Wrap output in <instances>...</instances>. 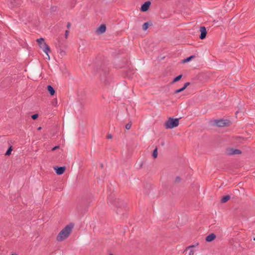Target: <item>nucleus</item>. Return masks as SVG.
Listing matches in <instances>:
<instances>
[{
    "mask_svg": "<svg viewBox=\"0 0 255 255\" xmlns=\"http://www.w3.org/2000/svg\"><path fill=\"white\" fill-rule=\"evenodd\" d=\"M74 227V224L70 223L66 225L58 233L56 237V240L58 242H62L67 239L71 235Z\"/></svg>",
    "mask_w": 255,
    "mask_h": 255,
    "instance_id": "nucleus-1",
    "label": "nucleus"
},
{
    "mask_svg": "<svg viewBox=\"0 0 255 255\" xmlns=\"http://www.w3.org/2000/svg\"><path fill=\"white\" fill-rule=\"evenodd\" d=\"M39 47L43 50L48 57V59H50V56L48 52L50 51V48L48 45L45 42L44 39L43 38H40L36 40Z\"/></svg>",
    "mask_w": 255,
    "mask_h": 255,
    "instance_id": "nucleus-2",
    "label": "nucleus"
},
{
    "mask_svg": "<svg viewBox=\"0 0 255 255\" xmlns=\"http://www.w3.org/2000/svg\"><path fill=\"white\" fill-rule=\"evenodd\" d=\"M179 125V119L169 118L164 124L166 128H173Z\"/></svg>",
    "mask_w": 255,
    "mask_h": 255,
    "instance_id": "nucleus-3",
    "label": "nucleus"
},
{
    "mask_svg": "<svg viewBox=\"0 0 255 255\" xmlns=\"http://www.w3.org/2000/svg\"><path fill=\"white\" fill-rule=\"evenodd\" d=\"M198 244L196 245H191L187 247L184 251V255H196V252L198 249H195L194 248L198 246Z\"/></svg>",
    "mask_w": 255,
    "mask_h": 255,
    "instance_id": "nucleus-4",
    "label": "nucleus"
},
{
    "mask_svg": "<svg viewBox=\"0 0 255 255\" xmlns=\"http://www.w3.org/2000/svg\"><path fill=\"white\" fill-rule=\"evenodd\" d=\"M241 153L242 151L240 150L231 147L227 148L225 150V154L229 156L240 154Z\"/></svg>",
    "mask_w": 255,
    "mask_h": 255,
    "instance_id": "nucleus-5",
    "label": "nucleus"
},
{
    "mask_svg": "<svg viewBox=\"0 0 255 255\" xmlns=\"http://www.w3.org/2000/svg\"><path fill=\"white\" fill-rule=\"evenodd\" d=\"M215 124L219 127H223L225 126H229L230 124V121L227 120H217L214 121Z\"/></svg>",
    "mask_w": 255,
    "mask_h": 255,
    "instance_id": "nucleus-6",
    "label": "nucleus"
},
{
    "mask_svg": "<svg viewBox=\"0 0 255 255\" xmlns=\"http://www.w3.org/2000/svg\"><path fill=\"white\" fill-rule=\"evenodd\" d=\"M151 2L150 1H145L141 6L140 10L142 12H146L149 9Z\"/></svg>",
    "mask_w": 255,
    "mask_h": 255,
    "instance_id": "nucleus-7",
    "label": "nucleus"
},
{
    "mask_svg": "<svg viewBox=\"0 0 255 255\" xmlns=\"http://www.w3.org/2000/svg\"><path fill=\"white\" fill-rule=\"evenodd\" d=\"M200 31L201 34L199 37L201 39H204L206 37L207 34V30L206 28L204 26L201 27Z\"/></svg>",
    "mask_w": 255,
    "mask_h": 255,
    "instance_id": "nucleus-8",
    "label": "nucleus"
},
{
    "mask_svg": "<svg viewBox=\"0 0 255 255\" xmlns=\"http://www.w3.org/2000/svg\"><path fill=\"white\" fill-rule=\"evenodd\" d=\"M66 168L65 167H54V170L55 171L56 174L57 175H61L62 174L64 171H65Z\"/></svg>",
    "mask_w": 255,
    "mask_h": 255,
    "instance_id": "nucleus-9",
    "label": "nucleus"
},
{
    "mask_svg": "<svg viewBox=\"0 0 255 255\" xmlns=\"http://www.w3.org/2000/svg\"><path fill=\"white\" fill-rule=\"evenodd\" d=\"M11 7H17L21 4L20 0H8Z\"/></svg>",
    "mask_w": 255,
    "mask_h": 255,
    "instance_id": "nucleus-10",
    "label": "nucleus"
},
{
    "mask_svg": "<svg viewBox=\"0 0 255 255\" xmlns=\"http://www.w3.org/2000/svg\"><path fill=\"white\" fill-rule=\"evenodd\" d=\"M106 30V26L105 24H102L96 30V33L98 34H102Z\"/></svg>",
    "mask_w": 255,
    "mask_h": 255,
    "instance_id": "nucleus-11",
    "label": "nucleus"
},
{
    "mask_svg": "<svg viewBox=\"0 0 255 255\" xmlns=\"http://www.w3.org/2000/svg\"><path fill=\"white\" fill-rule=\"evenodd\" d=\"M216 238V235L214 234H211L209 235L206 238V241L207 242H212Z\"/></svg>",
    "mask_w": 255,
    "mask_h": 255,
    "instance_id": "nucleus-12",
    "label": "nucleus"
},
{
    "mask_svg": "<svg viewBox=\"0 0 255 255\" xmlns=\"http://www.w3.org/2000/svg\"><path fill=\"white\" fill-rule=\"evenodd\" d=\"M231 197L230 195H226L225 196L223 197V198L221 199V202L222 203H226L227 202L229 199H230Z\"/></svg>",
    "mask_w": 255,
    "mask_h": 255,
    "instance_id": "nucleus-13",
    "label": "nucleus"
},
{
    "mask_svg": "<svg viewBox=\"0 0 255 255\" xmlns=\"http://www.w3.org/2000/svg\"><path fill=\"white\" fill-rule=\"evenodd\" d=\"M47 90L51 95H53L54 94L55 90L51 86L48 85L47 86Z\"/></svg>",
    "mask_w": 255,
    "mask_h": 255,
    "instance_id": "nucleus-14",
    "label": "nucleus"
},
{
    "mask_svg": "<svg viewBox=\"0 0 255 255\" xmlns=\"http://www.w3.org/2000/svg\"><path fill=\"white\" fill-rule=\"evenodd\" d=\"M122 201L120 200V199H116L115 201H114V204L118 207H121V203H122Z\"/></svg>",
    "mask_w": 255,
    "mask_h": 255,
    "instance_id": "nucleus-15",
    "label": "nucleus"
},
{
    "mask_svg": "<svg viewBox=\"0 0 255 255\" xmlns=\"http://www.w3.org/2000/svg\"><path fill=\"white\" fill-rule=\"evenodd\" d=\"M151 25V23L150 24H149V23L148 22H145L143 25H142V29L143 30H146L147 29V28H148V26L149 25Z\"/></svg>",
    "mask_w": 255,
    "mask_h": 255,
    "instance_id": "nucleus-16",
    "label": "nucleus"
},
{
    "mask_svg": "<svg viewBox=\"0 0 255 255\" xmlns=\"http://www.w3.org/2000/svg\"><path fill=\"white\" fill-rule=\"evenodd\" d=\"M195 56L194 55L191 56L182 60V63H186L190 61L192 59L194 58Z\"/></svg>",
    "mask_w": 255,
    "mask_h": 255,
    "instance_id": "nucleus-17",
    "label": "nucleus"
},
{
    "mask_svg": "<svg viewBox=\"0 0 255 255\" xmlns=\"http://www.w3.org/2000/svg\"><path fill=\"white\" fill-rule=\"evenodd\" d=\"M13 149L12 148V146H10L8 149H7V150L6 151V152H5V156H9L11 153V151H12Z\"/></svg>",
    "mask_w": 255,
    "mask_h": 255,
    "instance_id": "nucleus-18",
    "label": "nucleus"
},
{
    "mask_svg": "<svg viewBox=\"0 0 255 255\" xmlns=\"http://www.w3.org/2000/svg\"><path fill=\"white\" fill-rule=\"evenodd\" d=\"M158 153H157V148L155 147L153 150L152 153V156L154 158H156L157 157Z\"/></svg>",
    "mask_w": 255,
    "mask_h": 255,
    "instance_id": "nucleus-19",
    "label": "nucleus"
},
{
    "mask_svg": "<svg viewBox=\"0 0 255 255\" xmlns=\"http://www.w3.org/2000/svg\"><path fill=\"white\" fill-rule=\"evenodd\" d=\"M182 77V75H179L177 77H175L172 81V83L176 82L179 81Z\"/></svg>",
    "mask_w": 255,
    "mask_h": 255,
    "instance_id": "nucleus-20",
    "label": "nucleus"
},
{
    "mask_svg": "<svg viewBox=\"0 0 255 255\" xmlns=\"http://www.w3.org/2000/svg\"><path fill=\"white\" fill-rule=\"evenodd\" d=\"M184 90L183 89V88H180V89H178V90H175V91H174V94H178V93H180V92H181L183 91Z\"/></svg>",
    "mask_w": 255,
    "mask_h": 255,
    "instance_id": "nucleus-21",
    "label": "nucleus"
},
{
    "mask_svg": "<svg viewBox=\"0 0 255 255\" xmlns=\"http://www.w3.org/2000/svg\"><path fill=\"white\" fill-rule=\"evenodd\" d=\"M131 122H129L128 123L126 124L125 128L127 129H129L131 128Z\"/></svg>",
    "mask_w": 255,
    "mask_h": 255,
    "instance_id": "nucleus-22",
    "label": "nucleus"
},
{
    "mask_svg": "<svg viewBox=\"0 0 255 255\" xmlns=\"http://www.w3.org/2000/svg\"><path fill=\"white\" fill-rule=\"evenodd\" d=\"M180 181H181V178L179 176H177L175 179V182L176 183H179L180 182Z\"/></svg>",
    "mask_w": 255,
    "mask_h": 255,
    "instance_id": "nucleus-23",
    "label": "nucleus"
},
{
    "mask_svg": "<svg viewBox=\"0 0 255 255\" xmlns=\"http://www.w3.org/2000/svg\"><path fill=\"white\" fill-rule=\"evenodd\" d=\"M38 116L37 114H34L31 116V118L33 120H36L38 118Z\"/></svg>",
    "mask_w": 255,
    "mask_h": 255,
    "instance_id": "nucleus-24",
    "label": "nucleus"
},
{
    "mask_svg": "<svg viewBox=\"0 0 255 255\" xmlns=\"http://www.w3.org/2000/svg\"><path fill=\"white\" fill-rule=\"evenodd\" d=\"M69 31L68 30H66L65 32V37L66 38L68 37Z\"/></svg>",
    "mask_w": 255,
    "mask_h": 255,
    "instance_id": "nucleus-25",
    "label": "nucleus"
},
{
    "mask_svg": "<svg viewBox=\"0 0 255 255\" xmlns=\"http://www.w3.org/2000/svg\"><path fill=\"white\" fill-rule=\"evenodd\" d=\"M136 165L138 167V168H141L142 166V163L140 162V163H136Z\"/></svg>",
    "mask_w": 255,
    "mask_h": 255,
    "instance_id": "nucleus-26",
    "label": "nucleus"
},
{
    "mask_svg": "<svg viewBox=\"0 0 255 255\" xmlns=\"http://www.w3.org/2000/svg\"><path fill=\"white\" fill-rule=\"evenodd\" d=\"M112 138V135L111 134H109L108 135H107V138L108 139H111Z\"/></svg>",
    "mask_w": 255,
    "mask_h": 255,
    "instance_id": "nucleus-27",
    "label": "nucleus"
},
{
    "mask_svg": "<svg viewBox=\"0 0 255 255\" xmlns=\"http://www.w3.org/2000/svg\"><path fill=\"white\" fill-rule=\"evenodd\" d=\"M71 27V23L70 22H68L67 24V28L68 29L70 28V27Z\"/></svg>",
    "mask_w": 255,
    "mask_h": 255,
    "instance_id": "nucleus-28",
    "label": "nucleus"
},
{
    "mask_svg": "<svg viewBox=\"0 0 255 255\" xmlns=\"http://www.w3.org/2000/svg\"><path fill=\"white\" fill-rule=\"evenodd\" d=\"M59 146H55L54 147H53V148L52 149V150H53H53H56V149L59 148Z\"/></svg>",
    "mask_w": 255,
    "mask_h": 255,
    "instance_id": "nucleus-29",
    "label": "nucleus"
},
{
    "mask_svg": "<svg viewBox=\"0 0 255 255\" xmlns=\"http://www.w3.org/2000/svg\"><path fill=\"white\" fill-rule=\"evenodd\" d=\"M190 82H186L184 84V85L186 86V87H188L189 85H190Z\"/></svg>",
    "mask_w": 255,
    "mask_h": 255,
    "instance_id": "nucleus-30",
    "label": "nucleus"
},
{
    "mask_svg": "<svg viewBox=\"0 0 255 255\" xmlns=\"http://www.w3.org/2000/svg\"><path fill=\"white\" fill-rule=\"evenodd\" d=\"M182 88H183V89H184V90H185V89L187 88V87H186V86L184 85V86H183V87Z\"/></svg>",
    "mask_w": 255,
    "mask_h": 255,
    "instance_id": "nucleus-31",
    "label": "nucleus"
},
{
    "mask_svg": "<svg viewBox=\"0 0 255 255\" xmlns=\"http://www.w3.org/2000/svg\"><path fill=\"white\" fill-rule=\"evenodd\" d=\"M41 129V127H39L38 128H37V130H39Z\"/></svg>",
    "mask_w": 255,
    "mask_h": 255,
    "instance_id": "nucleus-32",
    "label": "nucleus"
},
{
    "mask_svg": "<svg viewBox=\"0 0 255 255\" xmlns=\"http://www.w3.org/2000/svg\"><path fill=\"white\" fill-rule=\"evenodd\" d=\"M244 138H243V140L240 141V142H244Z\"/></svg>",
    "mask_w": 255,
    "mask_h": 255,
    "instance_id": "nucleus-33",
    "label": "nucleus"
},
{
    "mask_svg": "<svg viewBox=\"0 0 255 255\" xmlns=\"http://www.w3.org/2000/svg\"><path fill=\"white\" fill-rule=\"evenodd\" d=\"M11 255H17L16 254H11Z\"/></svg>",
    "mask_w": 255,
    "mask_h": 255,
    "instance_id": "nucleus-34",
    "label": "nucleus"
},
{
    "mask_svg": "<svg viewBox=\"0 0 255 255\" xmlns=\"http://www.w3.org/2000/svg\"><path fill=\"white\" fill-rule=\"evenodd\" d=\"M113 255V254H111V255Z\"/></svg>",
    "mask_w": 255,
    "mask_h": 255,
    "instance_id": "nucleus-35",
    "label": "nucleus"
},
{
    "mask_svg": "<svg viewBox=\"0 0 255 255\" xmlns=\"http://www.w3.org/2000/svg\"><path fill=\"white\" fill-rule=\"evenodd\" d=\"M254 240L255 241V238H254Z\"/></svg>",
    "mask_w": 255,
    "mask_h": 255,
    "instance_id": "nucleus-36",
    "label": "nucleus"
}]
</instances>
